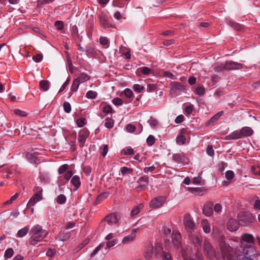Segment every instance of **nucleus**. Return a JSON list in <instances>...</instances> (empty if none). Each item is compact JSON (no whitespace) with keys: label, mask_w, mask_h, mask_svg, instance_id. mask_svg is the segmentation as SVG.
Returning <instances> with one entry per match:
<instances>
[{"label":"nucleus","mask_w":260,"mask_h":260,"mask_svg":"<svg viewBox=\"0 0 260 260\" xmlns=\"http://www.w3.org/2000/svg\"><path fill=\"white\" fill-rule=\"evenodd\" d=\"M54 0H39L38 4L39 6L42 7L43 5L47 4H49L53 2Z\"/></svg>","instance_id":"59"},{"label":"nucleus","mask_w":260,"mask_h":260,"mask_svg":"<svg viewBox=\"0 0 260 260\" xmlns=\"http://www.w3.org/2000/svg\"><path fill=\"white\" fill-rule=\"evenodd\" d=\"M63 109L64 111L67 113H69L71 112V106L69 103L68 102H64L63 104Z\"/></svg>","instance_id":"51"},{"label":"nucleus","mask_w":260,"mask_h":260,"mask_svg":"<svg viewBox=\"0 0 260 260\" xmlns=\"http://www.w3.org/2000/svg\"><path fill=\"white\" fill-rule=\"evenodd\" d=\"M103 112L106 114L112 113L113 112V109L110 105H106L103 107Z\"/></svg>","instance_id":"50"},{"label":"nucleus","mask_w":260,"mask_h":260,"mask_svg":"<svg viewBox=\"0 0 260 260\" xmlns=\"http://www.w3.org/2000/svg\"><path fill=\"white\" fill-rule=\"evenodd\" d=\"M226 225L228 229L232 232L236 231L239 228V223L234 219H229Z\"/></svg>","instance_id":"12"},{"label":"nucleus","mask_w":260,"mask_h":260,"mask_svg":"<svg viewBox=\"0 0 260 260\" xmlns=\"http://www.w3.org/2000/svg\"><path fill=\"white\" fill-rule=\"evenodd\" d=\"M109 193L107 192H105L101 193L98 197V200H102L107 198L109 196Z\"/></svg>","instance_id":"62"},{"label":"nucleus","mask_w":260,"mask_h":260,"mask_svg":"<svg viewBox=\"0 0 260 260\" xmlns=\"http://www.w3.org/2000/svg\"><path fill=\"white\" fill-rule=\"evenodd\" d=\"M144 206L142 204H140L138 206L135 207L131 212V216H134L137 215L143 209Z\"/></svg>","instance_id":"24"},{"label":"nucleus","mask_w":260,"mask_h":260,"mask_svg":"<svg viewBox=\"0 0 260 260\" xmlns=\"http://www.w3.org/2000/svg\"><path fill=\"white\" fill-rule=\"evenodd\" d=\"M181 235L177 230H174L172 232V243L174 246L179 248L181 245Z\"/></svg>","instance_id":"9"},{"label":"nucleus","mask_w":260,"mask_h":260,"mask_svg":"<svg viewBox=\"0 0 260 260\" xmlns=\"http://www.w3.org/2000/svg\"><path fill=\"white\" fill-rule=\"evenodd\" d=\"M69 168V165L68 164H64L61 165L58 170L59 174H62L65 173Z\"/></svg>","instance_id":"36"},{"label":"nucleus","mask_w":260,"mask_h":260,"mask_svg":"<svg viewBox=\"0 0 260 260\" xmlns=\"http://www.w3.org/2000/svg\"><path fill=\"white\" fill-rule=\"evenodd\" d=\"M71 234L70 232H65L64 231L60 232L59 234L57 239L61 241H64L70 238Z\"/></svg>","instance_id":"22"},{"label":"nucleus","mask_w":260,"mask_h":260,"mask_svg":"<svg viewBox=\"0 0 260 260\" xmlns=\"http://www.w3.org/2000/svg\"><path fill=\"white\" fill-rule=\"evenodd\" d=\"M108 151V147L107 145H103L100 148V153L101 154L105 157L107 154Z\"/></svg>","instance_id":"40"},{"label":"nucleus","mask_w":260,"mask_h":260,"mask_svg":"<svg viewBox=\"0 0 260 260\" xmlns=\"http://www.w3.org/2000/svg\"><path fill=\"white\" fill-rule=\"evenodd\" d=\"M207 153L210 156H212L214 154V151L211 145H208L207 148Z\"/></svg>","instance_id":"52"},{"label":"nucleus","mask_w":260,"mask_h":260,"mask_svg":"<svg viewBox=\"0 0 260 260\" xmlns=\"http://www.w3.org/2000/svg\"><path fill=\"white\" fill-rule=\"evenodd\" d=\"M97 96L96 92L93 90H89L87 92L86 94V97L87 99H95Z\"/></svg>","instance_id":"37"},{"label":"nucleus","mask_w":260,"mask_h":260,"mask_svg":"<svg viewBox=\"0 0 260 260\" xmlns=\"http://www.w3.org/2000/svg\"><path fill=\"white\" fill-rule=\"evenodd\" d=\"M193 110V106L192 105H188L185 108V112L188 115H190L191 114Z\"/></svg>","instance_id":"63"},{"label":"nucleus","mask_w":260,"mask_h":260,"mask_svg":"<svg viewBox=\"0 0 260 260\" xmlns=\"http://www.w3.org/2000/svg\"><path fill=\"white\" fill-rule=\"evenodd\" d=\"M126 131L129 133L134 132L136 129V127L135 125L132 124H128L127 125L126 127Z\"/></svg>","instance_id":"60"},{"label":"nucleus","mask_w":260,"mask_h":260,"mask_svg":"<svg viewBox=\"0 0 260 260\" xmlns=\"http://www.w3.org/2000/svg\"><path fill=\"white\" fill-rule=\"evenodd\" d=\"M100 42L105 48H107L109 46L110 41L107 37H101Z\"/></svg>","instance_id":"28"},{"label":"nucleus","mask_w":260,"mask_h":260,"mask_svg":"<svg viewBox=\"0 0 260 260\" xmlns=\"http://www.w3.org/2000/svg\"><path fill=\"white\" fill-rule=\"evenodd\" d=\"M157 89V86L155 84L148 83L147 84V90L149 92H153Z\"/></svg>","instance_id":"45"},{"label":"nucleus","mask_w":260,"mask_h":260,"mask_svg":"<svg viewBox=\"0 0 260 260\" xmlns=\"http://www.w3.org/2000/svg\"><path fill=\"white\" fill-rule=\"evenodd\" d=\"M201 226L203 231L205 233H209L211 232V226L208 220L206 219H203L201 221Z\"/></svg>","instance_id":"18"},{"label":"nucleus","mask_w":260,"mask_h":260,"mask_svg":"<svg viewBox=\"0 0 260 260\" xmlns=\"http://www.w3.org/2000/svg\"><path fill=\"white\" fill-rule=\"evenodd\" d=\"M183 224L186 231L190 233H191L196 228L193 218L189 214H186L184 216Z\"/></svg>","instance_id":"4"},{"label":"nucleus","mask_w":260,"mask_h":260,"mask_svg":"<svg viewBox=\"0 0 260 260\" xmlns=\"http://www.w3.org/2000/svg\"><path fill=\"white\" fill-rule=\"evenodd\" d=\"M234 172L229 170L226 172L225 176L229 181H231L234 177Z\"/></svg>","instance_id":"47"},{"label":"nucleus","mask_w":260,"mask_h":260,"mask_svg":"<svg viewBox=\"0 0 260 260\" xmlns=\"http://www.w3.org/2000/svg\"><path fill=\"white\" fill-rule=\"evenodd\" d=\"M242 68V64L232 61H227L223 67L216 68L217 71H221L223 70H239Z\"/></svg>","instance_id":"5"},{"label":"nucleus","mask_w":260,"mask_h":260,"mask_svg":"<svg viewBox=\"0 0 260 260\" xmlns=\"http://www.w3.org/2000/svg\"><path fill=\"white\" fill-rule=\"evenodd\" d=\"M14 113L15 114L17 115H19L20 116L24 117L27 115L26 113L24 111H21L19 109H15L14 110Z\"/></svg>","instance_id":"53"},{"label":"nucleus","mask_w":260,"mask_h":260,"mask_svg":"<svg viewBox=\"0 0 260 260\" xmlns=\"http://www.w3.org/2000/svg\"><path fill=\"white\" fill-rule=\"evenodd\" d=\"M195 93L197 95L202 96L205 93V90L204 87H197L195 90Z\"/></svg>","instance_id":"35"},{"label":"nucleus","mask_w":260,"mask_h":260,"mask_svg":"<svg viewBox=\"0 0 260 260\" xmlns=\"http://www.w3.org/2000/svg\"><path fill=\"white\" fill-rule=\"evenodd\" d=\"M121 172L122 175H127L132 173L133 169L127 167H123L121 169Z\"/></svg>","instance_id":"42"},{"label":"nucleus","mask_w":260,"mask_h":260,"mask_svg":"<svg viewBox=\"0 0 260 260\" xmlns=\"http://www.w3.org/2000/svg\"><path fill=\"white\" fill-rule=\"evenodd\" d=\"M241 137H248L252 135L253 133V130L248 126L243 127L241 130Z\"/></svg>","instance_id":"19"},{"label":"nucleus","mask_w":260,"mask_h":260,"mask_svg":"<svg viewBox=\"0 0 260 260\" xmlns=\"http://www.w3.org/2000/svg\"><path fill=\"white\" fill-rule=\"evenodd\" d=\"M32 59L36 62H39L43 59V55L41 54H37L33 56Z\"/></svg>","instance_id":"58"},{"label":"nucleus","mask_w":260,"mask_h":260,"mask_svg":"<svg viewBox=\"0 0 260 260\" xmlns=\"http://www.w3.org/2000/svg\"><path fill=\"white\" fill-rule=\"evenodd\" d=\"M104 246V243H101L98 247H96L93 252L90 254L91 258L93 257L100 250H101Z\"/></svg>","instance_id":"39"},{"label":"nucleus","mask_w":260,"mask_h":260,"mask_svg":"<svg viewBox=\"0 0 260 260\" xmlns=\"http://www.w3.org/2000/svg\"><path fill=\"white\" fill-rule=\"evenodd\" d=\"M240 138H242L240 131H235L230 134L227 135L225 137V140H235L238 139Z\"/></svg>","instance_id":"16"},{"label":"nucleus","mask_w":260,"mask_h":260,"mask_svg":"<svg viewBox=\"0 0 260 260\" xmlns=\"http://www.w3.org/2000/svg\"><path fill=\"white\" fill-rule=\"evenodd\" d=\"M146 141H147V144H148V145L150 146L154 144V143L155 142V138L154 137V136H153L152 135H149Z\"/></svg>","instance_id":"44"},{"label":"nucleus","mask_w":260,"mask_h":260,"mask_svg":"<svg viewBox=\"0 0 260 260\" xmlns=\"http://www.w3.org/2000/svg\"><path fill=\"white\" fill-rule=\"evenodd\" d=\"M34 194L31 197L27 206L28 207L34 206L37 202L43 199V189L39 186H36L34 189Z\"/></svg>","instance_id":"2"},{"label":"nucleus","mask_w":260,"mask_h":260,"mask_svg":"<svg viewBox=\"0 0 260 260\" xmlns=\"http://www.w3.org/2000/svg\"><path fill=\"white\" fill-rule=\"evenodd\" d=\"M86 122L87 121L85 118H80L76 120V124L79 127L83 126Z\"/></svg>","instance_id":"38"},{"label":"nucleus","mask_w":260,"mask_h":260,"mask_svg":"<svg viewBox=\"0 0 260 260\" xmlns=\"http://www.w3.org/2000/svg\"><path fill=\"white\" fill-rule=\"evenodd\" d=\"M29 231V226L27 225L23 228L19 230L17 234L18 237L22 238L25 236Z\"/></svg>","instance_id":"25"},{"label":"nucleus","mask_w":260,"mask_h":260,"mask_svg":"<svg viewBox=\"0 0 260 260\" xmlns=\"http://www.w3.org/2000/svg\"><path fill=\"white\" fill-rule=\"evenodd\" d=\"M136 236V235L135 233H132L126 236H125L122 240V243L123 244H126L133 242L135 240Z\"/></svg>","instance_id":"21"},{"label":"nucleus","mask_w":260,"mask_h":260,"mask_svg":"<svg viewBox=\"0 0 260 260\" xmlns=\"http://www.w3.org/2000/svg\"><path fill=\"white\" fill-rule=\"evenodd\" d=\"M153 254V245L151 243H148L145 247L144 256L146 259L151 258Z\"/></svg>","instance_id":"14"},{"label":"nucleus","mask_w":260,"mask_h":260,"mask_svg":"<svg viewBox=\"0 0 260 260\" xmlns=\"http://www.w3.org/2000/svg\"><path fill=\"white\" fill-rule=\"evenodd\" d=\"M140 70H141V73L143 75H146L149 74L151 72V70L149 68L146 67H142L141 68H140Z\"/></svg>","instance_id":"55"},{"label":"nucleus","mask_w":260,"mask_h":260,"mask_svg":"<svg viewBox=\"0 0 260 260\" xmlns=\"http://www.w3.org/2000/svg\"><path fill=\"white\" fill-rule=\"evenodd\" d=\"M112 103L115 106H121L123 104V100L119 98H116L112 100Z\"/></svg>","instance_id":"43"},{"label":"nucleus","mask_w":260,"mask_h":260,"mask_svg":"<svg viewBox=\"0 0 260 260\" xmlns=\"http://www.w3.org/2000/svg\"><path fill=\"white\" fill-rule=\"evenodd\" d=\"M171 90L175 91H182L185 90V86L181 83L177 82H173L171 83Z\"/></svg>","instance_id":"15"},{"label":"nucleus","mask_w":260,"mask_h":260,"mask_svg":"<svg viewBox=\"0 0 260 260\" xmlns=\"http://www.w3.org/2000/svg\"><path fill=\"white\" fill-rule=\"evenodd\" d=\"M118 235V233H109V234H108L106 238H105V239L106 240H112V239H114L115 237H116L117 236V235Z\"/></svg>","instance_id":"61"},{"label":"nucleus","mask_w":260,"mask_h":260,"mask_svg":"<svg viewBox=\"0 0 260 260\" xmlns=\"http://www.w3.org/2000/svg\"><path fill=\"white\" fill-rule=\"evenodd\" d=\"M167 197L157 196L151 200L149 203V206L152 209H157L161 207L166 203Z\"/></svg>","instance_id":"3"},{"label":"nucleus","mask_w":260,"mask_h":260,"mask_svg":"<svg viewBox=\"0 0 260 260\" xmlns=\"http://www.w3.org/2000/svg\"><path fill=\"white\" fill-rule=\"evenodd\" d=\"M124 95L128 98H132L134 94L132 90L129 88H126L123 91Z\"/></svg>","instance_id":"49"},{"label":"nucleus","mask_w":260,"mask_h":260,"mask_svg":"<svg viewBox=\"0 0 260 260\" xmlns=\"http://www.w3.org/2000/svg\"><path fill=\"white\" fill-rule=\"evenodd\" d=\"M251 171L254 174L260 175V168L258 166H252Z\"/></svg>","instance_id":"57"},{"label":"nucleus","mask_w":260,"mask_h":260,"mask_svg":"<svg viewBox=\"0 0 260 260\" xmlns=\"http://www.w3.org/2000/svg\"><path fill=\"white\" fill-rule=\"evenodd\" d=\"M120 217L121 216L119 213H114L106 216L105 220L108 223H116L118 222Z\"/></svg>","instance_id":"11"},{"label":"nucleus","mask_w":260,"mask_h":260,"mask_svg":"<svg viewBox=\"0 0 260 260\" xmlns=\"http://www.w3.org/2000/svg\"><path fill=\"white\" fill-rule=\"evenodd\" d=\"M73 175V173L72 171L71 170H68L64 173L63 177L66 180L68 181L71 179Z\"/></svg>","instance_id":"54"},{"label":"nucleus","mask_w":260,"mask_h":260,"mask_svg":"<svg viewBox=\"0 0 260 260\" xmlns=\"http://www.w3.org/2000/svg\"><path fill=\"white\" fill-rule=\"evenodd\" d=\"M134 150L130 147H126L122 150V153L125 155L134 154Z\"/></svg>","instance_id":"32"},{"label":"nucleus","mask_w":260,"mask_h":260,"mask_svg":"<svg viewBox=\"0 0 260 260\" xmlns=\"http://www.w3.org/2000/svg\"><path fill=\"white\" fill-rule=\"evenodd\" d=\"M71 182L72 185L75 187V190H76L80 186L81 182L79 176L77 175L74 176L71 179Z\"/></svg>","instance_id":"20"},{"label":"nucleus","mask_w":260,"mask_h":260,"mask_svg":"<svg viewBox=\"0 0 260 260\" xmlns=\"http://www.w3.org/2000/svg\"><path fill=\"white\" fill-rule=\"evenodd\" d=\"M111 17H100L101 26L105 29L113 27L115 25Z\"/></svg>","instance_id":"8"},{"label":"nucleus","mask_w":260,"mask_h":260,"mask_svg":"<svg viewBox=\"0 0 260 260\" xmlns=\"http://www.w3.org/2000/svg\"><path fill=\"white\" fill-rule=\"evenodd\" d=\"M57 30H62L63 28V23L62 21H57L54 24Z\"/></svg>","instance_id":"56"},{"label":"nucleus","mask_w":260,"mask_h":260,"mask_svg":"<svg viewBox=\"0 0 260 260\" xmlns=\"http://www.w3.org/2000/svg\"><path fill=\"white\" fill-rule=\"evenodd\" d=\"M38 154V153L37 152H28L26 154V157L29 162L33 163L35 162L36 158Z\"/></svg>","instance_id":"23"},{"label":"nucleus","mask_w":260,"mask_h":260,"mask_svg":"<svg viewBox=\"0 0 260 260\" xmlns=\"http://www.w3.org/2000/svg\"><path fill=\"white\" fill-rule=\"evenodd\" d=\"M253 208L255 210H260V200H256L255 201Z\"/></svg>","instance_id":"64"},{"label":"nucleus","mask_w":260,"mask_h":260,"mask_svg":"<svg viewBox=\"0 0 260 260\" xmlns=\"http://www.w3.org/2000/svg\"><path fill=\"white\" fill-rule=\"evenodd\" d=\"M14 251L12 248H8L5 252V256L7 258H10L13 255Z\"/></svg>","instance_id":"48"},{"label":"nucleus","mask_w":260,"mask_h":260,"mask_svg":"<svg viewBox=\"0 0 260 260\" xmlns=\"http://www.w3.org/2000/svg\"><path fill=\"white\" fill-rule=\"evenodd\" d=\"M186 142V138L182 135H178L176 138V142L179 145H183Z\"/></svg>","instance_id":"31"},{"label":"nucleus","mask_w":260,"mask_h":260,"mask_svg":"<svg viewBox=\"0 0 260 260\" xmlns=\"http://www.w3.org/2000/svg\"><path fill=\"white\" fill-rule=\"evenodd\" d=\"M223 112L221 111L214 115L210 119L211 122H215L218 120L220 117L223 115Z\"/></svg>","instance_id":"41"},{"label":"nucleus","mask_w":260,"mask_h":260,"mask_svg":"<svg viewBox=\"0 0 260 260\" xmlns=\"http://www.w3.org/2000/svg\"><path fill=\"white\" fill-rule=\"evenodd\" d=\"M80 84L81 83L78 81V79H75L71 86V91L73 92H76L77 91Z\"/></svg>","instance_id":"30"},{"label":"nucleus","mask_w":260,"mask_h":260,"mask_svg":"<svg viewBox=\"0 0 260 260\" xmlns=\"http://www.w3.org/2000/svg\"><path fill=\"white\" fill-rule=\"evenodd\" d=\"M107 241V242L106 243V246L105 248L106 249L114 246L118 242V239L117 238H114L113 239L109 240Z\"/></svg>","instance_id":"27"},{"label":"nucleus","mask_w":260,"mask_h":260,"mask_svg":"<svg viewBox=\"0 0 260 260\" xmlns=\"http://www.w3.org/2000/svg\"><path fill=\"white\" fill-rule=\"evenodd\" d=\"M56 202L59 204H63L67 201L66 196L63 194H60L56 198Z\"/></svg>","instance_id":"34"},{"label":"nucleus","mask_w":260,"mask_h":260,"mask_svg":"<svg viewBox=\"0 0 260 260\" xmlns=\"http://www.w3.org/2000/svg\"><path fill=\"white\" fill-rule=\"evenodd\" d=\"M203 213L206 216H210L213 213V204L208 203L205 204L203 210Z\"/></svg>","instance_id":"13"},{"label":"nucleus","mask_w":260,"mask_h":260,"mask_svg":"<svg viewBox=\"0 0 260 260\" xmlns=\"http://www.w3.org/2000/svg\"><path fill=\"white\" fill-rule=\"evenodd\" d=\"M89 132L86 128H84L81 129L78 134V141L79 143V146L82 147L89 136Z\"/></svg>","instance_id":"7"},{"label":"nucleus","mask_w":260,"mask_h":260,"mask_svg":"<svg viewBox=\"0 0 260 260\" xmlns=\"http://www.w3.org/2000/svg\"><path fill=\"white\" fill-rule=\"evenodd\" d=\"M133 88L134 91L138 93L141 92L144 88L143 86L138 84H134Z\"/></svg>","instance_id":"46"},{"label":"nucleus","mask_w":260,"mask_h":260,"mask_svg":"<svg viewBox=\"0 0 260 260\" xmlns=\"http://www.w3.org/2000/svg\"><path fill=\"white\" fill-rule=\"evenodd\" d=\"M189 239L193 243L195 246L200 247L202 242V237L197 235H191L189 236Z\"/></svg>","instance_id":"17"},{"label":"nucleus","mask_w":260,"mask_h":260,"mask_svg":"<svg viewBox=\"0 0 260 260\" xmlns=\"http://www.w3.org/2000/svg\"><path fill=\"white\" fill-rule=\"evenodd\" d=\"M114 125L113 120L110 118H107L105 120V126L108 128H111Z\"/></svg>","instance_id":"33"},{"label":"nucleus","mask_w":260,"mask_h":260,"mask_svg":"<svg viewBox=\"0 0 260 260\" xmlns=\"http://www.w3.org/2000/svg\"><path fill=\"white\" fill-rule=\"evenodd\" d=\"M48 234L47 230L43 229L39 224L34 225L29 231L30 243L31 245H36L41 241Z\"/></svg>","instance_id":"1"},{"label":"nucleus","mask_w":260,"mask_h":260,"mask_svg":"<svg viewBox=\"0 0 260 260\" xmlns=\"http://www.w3.org/2000/svg\"><path fill=\"white\" fill-rule=\"evenodd\" d=\"M50 83L47 80H41L40 82V87L44 91H47L49 88Z\"/></svg>","instance_id":"26"},{"label":"nucleus","mask_w":260,"mask_h":260,"mask_svg":"<svg viewBox=\"0 0 260 260\" xmlns=\"http://www.w3.org/2000/svg\"><path fill=\"white\" fill-rule=\"evenodd\" d=\"M78 79L80 83H83L89 80L90 77L85 73H81L79 77L76 78Z\"/></svg>","instance_id":"29"},{"label":"nucleus","mask_w":260,"mask_h":260,"mask_svg":"<svg viewBox=\"0 0 260 260\" xmlns=\"http://www.w3.org/2000/svg\"><path fill=\"white\" fill-rule=\"evenodd\" d=\"M173 159L178 163L186 164L188 162V158L183 153H179L173 154Z\"/></svg>","instance_id":"10"},{"label":"nucleus","mask_w":260,"mask_h":260,"mask_svg":"<svg viewBox=\"0 0 260 260\" xmlns=\"http://www.w3.org/2000/svg\"><path fill=\"white\" fill-rule=\"evenodd\" d=\"M238 218L242 223L245 224L253 222L254 220L252 214L249 211L241 212L238 215Z\"/></svg>","instance_id":"6"}]
</instances>
